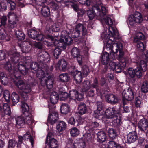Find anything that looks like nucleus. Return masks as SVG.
I'll return each instance as SVG.
<instances>
[{"label": "nucleus", "instance_id": "58836bf2", "mask_svg": "<svg viewBox=\"0 0 148 148\" xmlns=\"http://www.w3.org/2000/svg\"><path fill=\"white\" fill-rule=\"evenodd\" d=\"M45 143L48 146L49 148H58V141L54 138H52Z\"/></svg>", "mask_w": 148, "mask_h": 148}, {"label": "nucleus", "instance_id": "4be33fe9", "mask_svg": "<svg viewBox=\"0 0 148 148\" xmlns=\"http://www.w3.org/2000/svg\"><path fill=\"white\" fill-rule=\"evenodd\" d=\"M32 44L30 42L25 40L19 43V47L23 53H27L32 48Z\"/></svg>", "mask_w": 148, "mask_h": 148}, {"label": "nucleus", "instance_id": "5fc2aeb1", "mask_svg": "<svg viewBox=\"0 0 148 148\" xmlns=\"http://www.w3.org/2000/svg\"><path fill=\"white\" fill-rule=\"evenodd\" d=\"M6 31L4 29L2 28L0 29V39L1 40L5 39L7 40L8 35L6 33Z\"/></svg>", "mask_w": 148, "mask_h": 148}, {"label": "nucleus", "instance_id": "6ab92c4d", "mask_svg": "<svg viewBox=\"0 0 148 148\" xmlns=\"http://www.w3.org/2000/svg\"><path fill=\"white\" fill-rule=\"evenodd\" d=\"M136 91L133 88H129L127 90H124L122 93V96L125 99L130 101L132 100L136 94Z\"/></svg>", "mask_w": 148, "mask_h": 148}, {"label": "nucleus", "instance_id": "f03ea898", "mask_svg": "<svg viewBox=\"0 0 148 148\" xmlns=\"http://www.w3.org/2000/svg\"><path fill=\"white\" fill-rule=\"evenodd\" d=\"M8 55L13 65L8 61L5 64L4 68L8 71V75L11 81L18 88V53L14 47L13 49L8 51Z\"/></svg>", "mask_w": 148, "mask_h": 148}, {"label": "nucleus", "instance_id": "a211bd4d", "mask_svg": "<svg viewBox=\"0 0 148 148\" xmlns=\"http://www.w3.org/2000/svg\"><path fill=\"white\" fill-rule=\"evenodd\" d=\"M40 84L43 86H46L47 89H50L53 87V78L52 76L49 74L46 75V77L40 80Z\"/></svg>", "mask_w": 148, "mask_h": 148}, {"label": "nucleus", "instance_id": "37998d69", "mask_svg": "<svg viewBox=\"0 0 148 148\" xmlns=\"http://www.w3.org/2000/svg\"><path fill=\"white\" fill-rule=\"evenodd\" d=\"M42 66V65H41L38 63L34 62H32L30 64L31 71L34 74H35L36 73V71Z\"/></svg>", "mask_w": 148, "mask_h": 148}, {"label": "nucleus", "instance_id": "79ce46f5", "mask_svg": "<svg viewBox=\"0 0 148 148\" xmlns=\"http://www.w3.org/2000/svg\"><path fill=\"white\" fill-rule=\"evenodd\" d=\"M43 66H42L40 68H39L37 71L36 73L35 74H36L37 77L39 78V79H40V80L43 78L46 77V75L48 73H46L45 71L42 69Z\"/></svg>", "mask_w": 148, "mask_h": 148}, {"label": "nucleus", "instance_id": "ea45409f", "mask_svg": "<svg viewBox=\"0 0 148 148\" xmlns=\"http://www.w3.org/2000/svg\"><path fill=\"white\" fill-rule=\"evenodd\" d=\"M8 81V78L6 73L4 72H0V82L4 85H6Z\"/></svg>", "mask_w": 148, "mask_h": 148}, {"label": "nucleus", "instance_id": "c9c22d12", "mask_svg": "<svg viewBox=\"0 0 148 148\" xmlns=\"http://www.w3.org/2000/svg\"><path fill=\"white\" fill-rule=\"evenodd\" d=\"M70 111V106L66 103H63L60 106V112L62 114L66 115L69 113Z\"/></svg>", "mask_w": 148, "mask_h": 148}, {"label": "nucleus", "instance_id": "39448f33", "mask_svg": "<svg viewBox=\"0 0 148 148\" xmlns=\"http://www.w3.org/2000/svg\"><path fill=\"white\" fill-rule=\"evenodd\" d=\"M119 48L120 49L119 50V54L116 56L115 59H117L119 62L116 63L114 62H110L109 64L108 69L111 70H115L117 73H120L127 65L129 64V58L125 56L124 55V52L123 50V45H120Z\"/></svg>", "mask_w": 148, "mask_h": 148}, {"label": "nucleus", "instance_id": "c03bdc74", "mask_svg": "<svg viewBox=\"0 0 148 148\" xmlns=\"http://www.w3.org/2000/svg\"><path fill=\"white\" fill-rule=\"evenodd\" d=\"M120 113L121 115L123 113H128L130 112L132 110V107L129 105L128 106H122L121 108H120Z\"/></svg>", "mask_w": 148, "mask_h": 148}, {"label": "nucleus", "instance_id": "c756f323", "mask_svg": "<svg viewBox=\"0 0 148 148\" xmlns=\"http://www.w3.org/2000/svg\"><path fill=\"white\" fill-rule=\"evenodd\" d=\"M78 113L80 115L86 114L88 112V107L83 102H80L78 106Z\"/></svg>", "mask_w": 148, "mask_h": 148}, {"label": "nucleus", "instance_id": "09e8293b", "mask_svg": "<svg viewBox=\"0 0 148 148\" xmlns=\"http://www.w3.org/2000/svg\"><path fill=\"white\" fill-rule=\"evenodd\" d=\"M70 32L71 34L69 33V36H70V35L71 36L70 37L72 39V38H75L80 37L81 39L82 40L81 37V36H80L81 34L75 28L72 31H71Z\"/></svg>", "mask_w": 148, "mask_h": 148}, {"label": "nucleus", "instance_id": "680f3d73", "mask_svg": "<svg viewBox=\"0 0 148 148\" xmlns=\"http://www.w3.org/2000/svg\"><path fill=\"white\" fill-rule=\"evenodd\" d=\"M135 106L138 108H140L141 107V98L139 96L136 97L135 99Z\"/></svg>", "mask_w": 148, "mask_h": 148}, {"label": "nucleus", "instance_id": "0eeeda50", "mask_svg": "<svg viewBox=\"0 0 148 148\" xmlns=\"http://www.w3.org/2000/svg\"><path fill=\"white\" fill-rule=\"evenodd\" d=\"M147 68V62L141 60L134 69H128L127 77L130 83L134 84L137 78H141L143 73L146 71Z\"/></svg>", "mask_w": 148, "mask_h": 148}, {"label": "nucleus", "instance_id": "423d86ee", "mask_svg": "<svg viewBox=\"0 0 148 148\" xmlns=\"http://www.w3.org/2000/svg\"><path fill=\"white\" fill-rule=\"evenodd\" d=\"M90 83V81L88 80L84 82L83 88L85 91H86L91 87L95 88L97 92L104 93L107 91L109 88L108 83L104 77H101L99 80L95 77L94 79L93 83L91 86Z\"/></svg>", "mask_w": 148, "mask_h": 148}, {"label": "nucleus", "instance_id": "e433bc0d", "mask_svg": "<svg viewBox=\"0 0 148 148\" xmlns=\"http://www.w3.org/2000/svg\"><path fill=\"white\" fill-rule=\"evenodd\" d=\"M59 99V96L58 93L56 91L52 92L50 95V101L51 103L54 105L57 103Z\"/></svg>", "mask_w": 148, "mask_h": 148}, {"label": "nucleus", "instance_id": "f704fd0d", "mask_svg": "<svg viewBox=\"0 0 148 148\" xmlns=\"http://www.w3.org/2000/svg\"><path fill=\"white\" fill-rule=\"evenodd\" d=\"M67 124L66 123L62 121H58L56 124V128L58 131L61 132L65 130L66 128Z\"/></svg>", "mask_w": 148, "mask_h": 148}, {"label": "nucleus", "instance_id": "72a5a7b5", "mask_svg": "<svg viewBox=\"0 0 148 148\" xmlns=\"http://www.w3.org/2000/svg\"><path fill=\"white\" fill-rule=\"evenodd\" d=\"M48 59L47 55H45L42 53H40V54L37 57V61L42 66L45 63L47 62Z\"/></svg>", "mask_w": 148, "mask_h": 148}, {"label": "nucleus", "instance_id": "de8ad7c7", "mask_svg": "<svg viewBox=\"0 0 148 148\" xmlns=\"http://www.w3.org/2000/svg\"><path fill=\"white\" fill-rule=\"evenodd\" d=\"M2 110L5 114L10 116L11 114L10 107L7 103L3 104L2 107Z\"/></svg>", "mask_w": 148, "mask_h": 148}, {"label": "nucleus", "instance_id": "2eb2a0df", "mask_svg": "<svg viewBox=\"0 0 148 148\" xmlns=\"http://www.w3.org/2000/svg\"><path fill=\"white\" fill-rule=\"evenodd\" d=\"M129 24L131 26H134L135 23H140L143 21V18L141 13L138 11L130 15L128 18Z\"/></svg>", "mask_w": 148, "mask_h": 148}, {"label": "nucleus", "instance_id": "0e129e2a", "mask_svg": "<svg viewBox=\"0 0 148 148\" xmlns=\"http://www.w3.org/2000/svg\"><path fill=\"white\" fill-rule=\"evenodd\" d=\"M7 19V17L6 16H3L0 18V27L2 26L4 27L6 24Z\"/></svg>", "mask_w": 148, "mask_h": 148}, {"label": "nucleus", "instance_id": "9b49d317", "mask_svg": "<svg viewBox=\"0 0 148 148\" xmlns=\"http://www.w3.org/2000/svg\"><path fill=\"white\" fill-rule=\"evenodd\" d=\"M145 39L144 35L140 32H137L134 37L133 42L136 45L138 50L143 52L146 48V42H141L140 40H143Z\"/></svg>", "mask_w": 148, "mask_h": 148}, {"label": "nucleus", "instance_id": "cd10ccee", "mask_svg": "<svg viewBox=\"0 0 148 148\" xmlns=\"http://www.w3.org/2000/svg\"><path fill=\"white\" fill-rule=\"evenodd\" d=\"M138 127L140 130L145 132L148 127V120L144 118L140 119L138 123Z\"/></svg>", "mask_w": 148, "mask_h": 148}, {"label": "nucleus", "instance_id": "13d9d810", "mask_svg": "<svg viewBox=\"0 0 148 148\" xmlns=\"http://www.w3.org/2000/svg\"><path fill=\"white\" fill-rule=\"evenodd\" d=\"M100 111L95 110L94 111L93 116L95 118L98 119L99 120H100L102 119L103 116L102 113H101Z\"/></svg>", "mask_w": 148, "mask_h": 148}, {"label": "nucleus", "instance_id": "393cba45", "mask_svg": "<svg viewBox=\"0 0 148 148\" xmlns=\"http://www.w3.org/2000/svg\"><path fill=\"white\" fill-rule=\"evenodd\" d=\"M107 132L110 139L113 140L118 136L119 134V128H109Z\"/></svg>", "mask_w": 148, "mask_h": 148}, {"label": "nucleus", "instance_id": "412c9836", "mask_svg": "<svg viewBox=\"0 0 148 148\" xmlns=\"http://www.w3.org/2000/svg\"><path fill=\"white\" fill-rule=\"evenodd\" d=\"M75 29L82 34L81 37L82 41L84 42H85L86 39V37L85 36L87 34V30L84 24L79 23L76 26Z\"/></svg>", "mask_w": 148, "mask_h": 148}, {"label": "nucleus", "instance_id": "1a4fd4ad", "mask_svg": "<svg viewBox=\"0 0 148 148\" xmlns=\"http://www.w3.org/2000/svg\"><path fill=\"white\" fill-rule=\"evenodd\" d=\"M69 93V95L68 93L66 92H62L60 95V100L66 101L68 98H69L70 100L76 101L77 100L78 101H81L84 99V92H79L76 89H73L71 90Z\"/></svg>", "mask_w": 148, "mask_h": 148}, {"label": "nucleus", "instance_id": "aec40b11", "mask_svg": "<svg viewBox=\"0 0 148 148\" xmlns=\"http://www.w3.org/2000/svg\"><path fill=\"white\" fill-rule=\"evenodd\" d=\"M36 3L38 4L39 2V4L42 7L41 10V12L42 15L43 16L45 17H47L49 16L50 15V12L49 8L47 6L44 5V0H34Z\"/></svg>", "mask_w": 148, "mask_h": 148}, {"label": "nucleus", "instance_id": "ddd939ff", "mask_svg": "<svg viewBox=\"0 0 148 148\" xmlns=\"http://www.w3.org/2000/svg\"><path fill=\"white\" fill-rule=\"evenodd\" d=\"M21 108L22 114L21 116H19V126H20L19 128L23 127V126L26 123L25 117H27L29 114V107L26 103L25 102H22Z\"/></svg>", "mask_w": 148, "mask_h": 148}, {"label": "nucleus", "instance_id": "f3484780", "mask_svg": "<svg viewBox=\"0 0 148 148\" xmlns=\"http://www.w3.org/2000/svg\"><path fill=\"white\" fill-rule=\"evenodd\" d=\"M28 34L29 36L32 38L36 39L39 41H44L45 44V40H47L46 38V36L38 32L34 29L29 30L28 31Z\"/></svg>", "mask_w": 148, "mask_h": 148}, {"label": "nucleus", "instance_id": "052dcab7", "mask_svg": "<svg viewBox=\"0 0 148 148\" xmlns=\"http://www.w3.org/2000/svg\"><path fill=\"white\" fill-rule=\"evenodd\" d=\"M85 141H82L77 143V145H73L72 148H85L86 147Z\"/></svg>", "mask_w": 148, "mask_h": 148}, {"label": "nucleus", "instance_id": "603ef678", "mask_svg": "<svg viewBox=\"0 0 148 148\" xmlns=\"http://www.w3.org/2000/svg\"><path fill=\"white\" fill-rule=\"evenodd\" d=\"M10 99L12 100L13 103V105L14 106L15 104H14V103L16 104L18 102V95L16 92H14L12 94Z\"/></svg>", "mask_w": 148, "mask_h": 148}, {"label": "nucleus", "instance_id": "e2e57ef3", "mask_svg": "<svg viewBox=\"0 0 148 148\" xmlns=\"http://www.w3.org/2000/svg\"><path fill=\"white\" fill-rule=\"evenodd\" d=\"M30 136H31L30 135H29L27 134H25L23 135V137L22 136H19V144H21L23 142V139H28Z\"/></svg>", "mask_w": 148, "mask_h": 148}, {"label": "nucleus", "instance_id": "2f4dec72", "mask_svg": "<svg viewBox=\"0 0 148 148\" xmlns=\"http://www.w3.org/2000/svg\"><path fill=\"white\" fill-rule=\"evenodd\" d=\"M122 115H119L117 116L114 117L115 118L112 119L111 122V125L116 128H119L122 123L121 121V117Z\"/></svg>", "mask_w": 148, "mask_h": 148}, {"label": "nucleus", "instance_id": "a878e982", "mask_svg": "<svg viewBox=\"0 0 148 148\" xmlns=\"http://www.w3.org/2000/svg\"><path fill=\"white\" fill-rule=\"evenodd\" d=\"M105 97L106 101L110 104H115L118 102V97L113 94H108Z\"/></svg>", "mask_w": 148, "mask_h": 148}, {"label": "nucleus", "instance_id": "473e14b6", "mask_svg": "<svg viewBox=\"0 0 148 148\" xmlns=\"http://www.w3.org/2000/svg\"><path fill=\"white\" fill-rule=\"evenodd\" d=\"M97 142L100 143L104 142L106 139V134L104 131H100L96 134Z\"/></svg>", "mask_w": 148, "mask_h": 148}, {"label": "nucleus", "instance_id": "f257e3e1", "mask_svg": "<svg viewBox=\"0 0 148 148\" xmlns=\"http://www.w3.org/2000/svg\"><path fill=\"white\" fill-rule=\"evenodd\" d=\"M109 34L105 35L103 38L104 49L110 50V54L107 52H105L101 55V61L102 64L104 65L103 69L104 72H105L108 69L109 64L112 61L116 58V56L118 55V52H119L120 49V45H123L120 42L114 43V41L109 38V35L112 37L119 36L118 30L116 28L109 26L108 29ZM110 38V37H109Z\"/></svg>", "mask_w": 148, "mask_h": 148}, {"label": "nucleus", "instance_id": "a18cd8bd", "mask_svg": "<svg viewBox=\"0 0 148 148\" xmlns=\"http://www.w3.org/2000/svg\"><path fill=\"white\" fill-rule=\"evenodd\" d=\"M141 92L144 94L148 92V81L145 80L143 82L141 86Z\"/></svg>", "mask_w": 148, "mask_h": 148}, {"label": "nucleus", "instance_id": "49530a36", "mask_svg": "<svg viewBox=\"0 0 148 148\" xmlns=\"http://www.w3.org/2000/svg\"><path fill=\"white\" fill-rule=\"evenodd\" d=\"M70 132L71 136L75 137L79 135L80 131L77 127H73L70 129Z\"/></svg>", "mask_w": 148, "mask_h": 148}, {"label": "nucleus", "instance_id": "6e6552de", "mask_svg": "<svg viewBox=\"0 0 148 148\" xmlns=\"http://www.w3.org/2000/svg\"><path fill=\"white\" fill-rule=\"evenodd\" d=\"M9 9L11 11L14 10L16 6V3L11 0H6ZM8 22L7 27L9 29L14 28L16 26L18 18L16 13L11 11L8 13L7 15Z\"/></svg>", "mask_w": 148, "mask_h": 148}, {"label": "nucleus", "instance_id": "7ed1b4c3", "mask_svg": "<svg viewBox=\"0 0 148 148\" xmlns=\"http://www.w3.org/2000/svg\"><path fill=\"white\" fill-rule=\"evenodd\" d=\"M69 30H64L61 32L60 39L58 40L55 39L50 34L46 35V38L47 40H45V44L48 46H57L63 50L66 49V46L71 44L73 42L72 39L69 36Z\"/></svg>", "mask_w": 148, "mask_h": 148}, {"label": "nucleus", "instance_id": "c85d7f7f", "mask_svg": "<svg viewBox=\"0 0 148 148\" xmlns=\"http://www.w3.org/2000/svg\"><path fill=\"white\" fill-rule=\"evenodd\" d=\"M138 138L137 133L136 131L130 132L127 135V143L129 144L134 143L138 139Z\"/></svg>", "mask_w": 148, "mask_h": 148}, {"label": "nucleus", "instance_id": "69168bd1", "mask_svg": "<svg viewBox=\"0 0 148 148\" xmlns=\"http://www.w3.org/2000/svg\"><path fill=\"white\" fill-rule=\"evenodd\" d=\"M106 24L108 25H111L113 24L112 20L109 17L106 16L104 19Z\"/></svg>", "mask_w": 148, "mask_h": 148}, {"label": "nucleus", "instance_id": "4468645a", "mask_svg": "<svg viewBox=\"0 0 148 148\" xmlns=\"http://www.w3.org/2000/svg\"><path fill=\"white\" fill-rule=\"evenodd\" d=\"M55 106L53 107L49 106V114L47 119V122L51 125L55 123L58 119V114L55 110Z\"/></svg>", "mask_w": 148, "mask_h": 148}, {"label": "nucleus", "instance_id": "3c124183", "mask_svg": "<svg viewBox=\"0 0 148 148\" xmlns=\"http://www.w3.org/2000/svg\"><path fill=\"white\" fill-rule=\"evenodd\" d=\"M62 50L60 48L56 47L54 50L53 55L54 58L55 59H58L59 57V56L61 54Z\"/></svg>", "mask_w": 148, "mask_h": 148}, {"label": "nucleus", "instance_id": "a19ab883", "mask_svg": "<svg viewBox=\"0 0 148 148\" xmlns=\"http://www.w3.org/2000/svg\"><path fill=\"white\" fill-rule=\"evenodd\" d=\"M99 125V123L97 121H92L90 123L88 127L89 129L88 130L90 132H92V131L96 129Z\"/></svg>", "mask_w": 148, "mask_h": 148}, {"label": "nucleus", "instance_id": "6e6d98bb", "mask_svg": "<svg viewBox=\"0 0 148 148\" xmlns=\"http://www.w3.org/2000/svg\"><path fill=\"white\" fill-rule=\"evenodd\" d=\"M119 144L114 140L110 141L108 143L107 148H117Z\"/></svg>", "mask_w": 148, "mask_h": 148}, {"label": "nucleus", "instance_id": "dca6fc26", "mask_svg": "<svg viewBox=\"0 0 148 148\" xmlns=\"http://www.w3.org/2000/svg\"><path fill=\"white\" fill-rule=\"evenodd\" d=\"M105 115L107 118L112 119L120 115L119 108L116 106L108 107L105 111Z\"/></svg>", "mask_w": 148, "mask_h": 148}, {"label": "nucleus", "instance_id": "f8f14e48", "mask_svg": "<svg viewBox=\"0 0 148 148\" xmlns=\"http://www.w3.org/2000/svg\"><path fill=\"white\" fill-rule=\"evenodd\" d=\"M68 72L72 76L76 83H80L83 78V75L81 71L77 70L75 66L71 64L68 66Z\"/></svg>", "mask_w": 148, "mask_h": 148}, {"label": "nucleus", "instance_id": "5701e85b", "mask_svg": "<svg viewBox=\"0 0 148 148\" xmlns=\"http://www.w3.org/2000/svg\"><path fill=\"white\" fill-rule=\"evenodd\" d=\"M71 54L73 57L76 58L77 62L79 65L82 64V57L80 54V51L77 47H74L72 49L71 51Z\"/></svg>", "mask_w": 148, "mask_h": 148}, {"label": "nucleus", "instance_id": "4d7b16f0", "mask_svg": "<svg viewBox=\"0 0 148 148\" xmlns=\"http://www.w3.org/2000/svg\"><path fill=\"white\" fill-rule=\"evenodd\" d=\"M83 139L89 143L92 140V136L90 133H87L83 135Z\"/></svg>", "mask_w": 148, "mask_h": 148}, {"label": "nucleus", "instance_id": "20e7f679", "mask_svg": "<svg viewBox=\"0 0 148 148\" xmlns=\"http://www.w3.org/2000/svg\"><path fill=\"white\" fill-rule=\"evenodd\" d=\"M102 1L92 0L91 3L92 5V10L87 12V14L89 20H93L95 15L99 17L101 19H104L103 17L108 13V7L103 4Z\"/></svg>", "mask_w": 148, "mask_h": 148}, {"label": "nucleus", "instance_id": "8fccbe9b", "mask_svg": "<svg viewBox=\"0 0 148 148\" xmlns=\"http://www.w3.org/2000/svg\"><path fill=\"white\" fill-rule=\"evenodd\" d=\"M81 71L84 77L87 76L90 72L89 67L86 65L83 66L82 67V70Z\"/></svg>", "mask_w": 148, "mask_h": 148}, {"label": "nucleus", "instance_id": "4c0bfd02", "mask_svg": "<svg viewBox=\"0 0 148 148\" xmlns=\"http://www.w3.org/2000/svg\"><path fill=\"white\" fill-rule=\"evenodd\" d=\"M70 80V77L67 73H61L59 75V81L61 83H65Z\"/></svg>", "mask_w": 148, "mask_h": 148}, {"label": "nucleus", "instance_id": "864d4df0", "mask_svg": "<svg viewBox=\"0 0 148 148\" xmlns=\"http://www.w3.org/2000/svg\"><path fill=\"white\" fill-rule=\"evenodd\" d=\"M3 98L5 99L7 102L9 103L11 98L10 92L7 90H3Z\"/></svg>", "mask_w": 148, "mask_h": 148}, {"label": "nucleus", "instance_id": "bb28decb", "mask_svg": "<svg viewBox=\"0 0 148 148\" xmlns=\"http://www.w3.org/2000/svg\"><path fill=\"white\" fill-rule=\"evenodd\" d=\"M19 53V59H20ZM26 62H23L19 61V74H21L23 76H25L28 73V69L26 66Z\"/></svg>", "mask_w": 148, "mask_h": 148}, {"label": "nucleus", "instance_id": "b1692460", "mask_svg": "<svg viewBox=\"0 0 148 148\" xmlns=\"http://www.w3.org/2000/svg\"><path fill=\"white\" fill-rule=\"evenodd\" d=\"M64 3L66 6L72 8L76 12H77L80 9L79 4L76 0H67L64 1Z\"/></svg>", "mask_w": 148, "mask_h": 148}, {"label": "nucleus", "instance_id": "9d476101", "mask_svg": "<svg viewBox=\"0 0 148 148\" xmlns=\"http://www.w3.org/2000/svg\"><path fill=\"white\" fill-rule=\"evenodd\" d=\"M20 79L19 75V90H22V92L19 91V100L20 97L22 100L25 101L28 98L27 94L31 92V88L30 85L25 84L23 81L20 80Z\"/></svg>", "mask_w": 148, "mask_h": 148}, {"label": "nucleus", "instance_id": "bf43d9fd", "mask_svg": "<svg viewBox=\"0 0 148 148\" xmlns=\"http://www.w3.org/2000/svg\"><path fill=\"white\" fill-rule=\"evenodd\" d=\"M6 0H0V11L6 9L7 6V1Z\"/></svg>", "mask_w": 148, "mask_h": 148}, {"label": "nucleus", "instance_id": "774afa93", "mask_svg": "<svg viewBox=\"0 0 148 148\" xmlns=\"http://www.w3.org/2000/svg\"><path fill=\"white\" fill-rule=\"evenodd\" d=\"M60 29L59 25L56 24H53L51 28L52 31L53 32H58Z\"/></svg>", "mask_w": 148, "mask_h": 148}, {"label": "nucleus", "instance_id": "7c9ffc66", "mask_svg": "<svg viewBox=\"0 0 148 148\" xmlns=\"http://www.w3.org/2000/svg\"><path fill=\"white\" fill-rule=\"evenodd\" d=\"M68 63L66 60L63 58L60 60L58 63V66L60 71H65L68 69Z\"/></svg>", "mask_w": 148, "mask_h": 148}, {"label": "nucleus", "instance_id": "338daca9", "mask_svg": "<svg viewBox=\"0 0 148 148\" xmlns=\"http://www.w3.org/2000/svg\"><path fill=\"white\" fill-rule=\"evenodd\" d=\"M16 145L15 141L12 139L9 140L8 148H14Z\"/></svg>", "mask_w": 148, "mask_h": 148}]
</instances>
